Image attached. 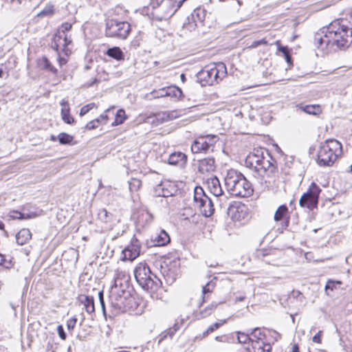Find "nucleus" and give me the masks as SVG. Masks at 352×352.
Segmentation results:
<instances>
[{
    "label": "nucleus",
    "mask_w": 352,
    "mask_h": 352,
    "mask_svg": "<svg viewBox=\"0 0 352 352\" xmlns=\"http://www.w3.org/2000/svg\"><path fill=\"white\" fill-rule=\"evenodd\" d=\"M267 43V41L265 38H263V39H261V40L253 41L252 43L251 44V47H258L259 45H266Z\"/></svg>",
    "instance_id": "52"
},
{
    "label": "nucleus",
    "mask_w": 352,
    "mask_h": 352,
    "mask_svg": "<svg viewBox=\"0 0 352 352\" xmlns=\"http://www.w3.org/2000/svg\"><path fill=\"white\" fill-rule=\"evenodd\" d=\"M237 339L239 342L245 344L249 340L251 341V338L248 334L244 333H238Z\"/></svg>",
    "instance_id": "42"
},
{
    "label": "nucleus",
    "mask_w": 352,
    "mask_h": 352,
    "mask_svg": "<svg viewBox=\"0 0 352 352\" xmlns=\"http://www.w3.org/2000/svg\"><path fill=\"white\" fill-rule=\"evenodd\" d=\"M226 322V320H221L219 322H217L210 326L208 327V328L203 332V337H206L217 329H218L220 327H221L224 323Z\"/></svg>",
    "instance_id": "34"
},
{
    "label": "nucleus",
    "mask_w": 352,
    "mask_h": 352,
    "mask_svg": "<svg viewBox=\"0 0 352 352\" xmlns=\"http://www.w3.org/2000/svg\"><path fill=\"white\" fill-rule=\"evenodd\" d=\"M142 186V182L140 180L137 179H133L129 182V188L131 191L138 190L140 186Z\"/></svg>",
    "instance_id": "39"
},
{
    "label": "nucleus",
    "mask_w": 352,
    "mask_h": 352,
    "mask_svg": "<svg viewBox=\"0 0 352 352\" xmlns=\"http://www.w3.org/2000/svg\"><path fill=\"white\" fill-rule=\"evenodd\" d=\"M10 217L13 219H24L30 218V216L27 214L25 215L23 213H21V212H19L17 210H12L10 212Z\"/></svg>",
    "instance_id": "37"
},
{
    "label": "nucleus",
    "mask_w": 352,
    "mask_h": 352,
    "mask_svg": "<svg viewBox=\"0 0 352 352\" xmlns=\"http://www.w3.org/2000/svg\"><path fill=\"white\" fill-rule=\"evenodd\" d=\"M278 50L279 52H282L284 54V56L289 53V50L287 47L285 46H279Z\"/></svg>",
    "instance_id": "57"
},
{
    "label": "nucleus",
    "mask_w": 352,
    "mask_h": 352,
    "mask_svg": "<svg viewBox=\"0 0 352 352\" xmlns=\"http://www.w3.org/2000/svg\"><path fill=\"white\" fill-rule=\"evenodd\" d=\"M175 111H163L155 115V118L158 123H162L171 120L177 117Z\"/></svg>",
    "instance_id": "26"
},
{
    "label": "nucleus",
    "mask_w": 352,
    "mask_h": 352,
    "mask_svg": "<svg viewBox=\"0 0 352 352\" xmlns=\"http://www.w3.org/2000/svg\"><path fill=\"white\" fill-rule=\"evenodd\" d=\"M23 302L22 301L21 296H18L16 300V301H11L10 303V305L11 308L14 309V308H17L19 307H22L23 306Z\"/></svg>",
    "instance_id": "48"
},
{
    "label": "nucleus",
    "mask_w": 352,
    "mask_h": 352,
    "mask_svg": "<svg viewBox=\"0 0 352 352\" xmlns=\"http://www.w3.org/2000/svg\"><path fill=\"white\" fill-rule=\"evenodd\" d=\"M194 201L204 216L209 217L213 214L214 211L213 201L204 193L202 188H195Z\"/></svg>",
    "instance_id": "8"
},
{
    "label": "nucleus",
    "mask_w": 352,
    "mask_h": 352,
    "mask_svg": "<svg viewBox=\"0 0 352 352\" xmlns=\"http://www.w3.org/2000/svg\"><path fill=\"white\" fill-rule=\"evenodd\" d=\"M296 298V300L301 302V304L299 305V306L303 305L302 302L304 301V296H303L301 292H300L299 291H293L290 296V298Z\"/></svg>",
    "instance_id": "40"
},
{
    "label": "nucleus",
    "mask_w": 352,
    "mask_h": 352,
    "mask_svg": "<svg viewBox=\"0 0 352 352\" xmlns=\"http://www.w3.org/2000/svg\"><path fill=\"white\" fill-rule=\"evenodd\" d=\"M140 242L136 238H133L130 244L123 250L124 256L131 261L135 259L140 255Z\"/></svg>",
    "instance_id": "14"
},
{
    "label": "nucleus",
    "mask_w": 352,
    "mask_h": 352,
    "mask_svg": "<svg viewBox=\"0 0 352 352\" xmlns=\"http://www.w3.org/2000/svg\"><path fill=\"white\" fill-rule=\"evenodd\" d=\"M215 169V160L213 157H208L199 160L198 170L201 173H211Z\"/></svg>",
    "instance_id": "16"
},
{
    "label": "nucleus",
    "mask_w": 352,
    "mask_h": 352,
    "mask_svg": "<svg viewBox=\"0 0 352 352\" xmlns=\"http://www.w3.org/2000/svg\"><path fill=\"white\" fill-rule=\"evenodd\" d=\"M336 284H340V281H333V280H329L327 283V285L325 286V290L327 292H328V290L329 289H331V290H333V288L335 287L336 286Z\"/></svg>",
    "instance_id": "50"
},
{
    "label": "nucleus",
    "mask_w": 352,
    "mask_h": 352,
    "mask_svg": "<svg viewBox=\"0 0 352 352\" xmlns=\"http://www.w3.org/2000/svg\"><path fill=\"white\" fill-rule=\"evenodd\" d=\"M179 260L165 261L164 265H162V273L164 277L171 281H174L179 274Z\"/></svg>",
    "instance_id": "12"
},
{
    "label": "nucleus",
    "mask_w": 352,
    "mask_h": 352,
    "mask_svg": "<svg viewBox=\"0 0 352 352\" xmlns=\"http://www.w3.org/2000/svg\"><path fill=\"white\" fill-rule=\"evenodd\" d=\"M292 352H299V347L298 344L293 345Z\"/></svg>",
    "instance_id": "63"
},
{
    "label": "nucleus",
    "mask_w": 352,
    "mask_h": 352,
    "mask_svg": "<svg viewBox=\"0 0 352 352\" xmlns=\"http://www.w3.org/2000/svg\"><path fill=\"white\" fill-rule=\"evenodd\" d=\"M154 98L167 97L166 87L152 92Z\"/></svg>",
    "instance_id": "44"
},
{
    "label": "nucleus",
    "mask_w": 352,
    "mask_h": 352,
    "mask_svg": "<svg viewBox=\"0 0 352 352\" xmlns=\"http://www.w3.org/2000/svg\"><path fill=\"white\" fill-rule=\"evenodd\" d=\"M72 28V23H67V22H65V23H63L60 28L58 29V32L56 34H60L61 32V34L64 33V34H67V32L69 31Z\"/></svg>",
    "instance_id": "41"
},
{
    "label": "nucleus",
    "mask_w": 352,
    "mask_h": 352,
    "mask_svg": "<svg viewBox=\"0 0 352 352\" xmlns=\"http://www.w3.org/2000/svg\"><path fill=\"white\" fill-rule=\"evenodd\" d=\"M208 185L210 191L214 195L217 201L219 202V206L221 208L229 206L228 204V197L226 196H223L222 187L217 177L214 176L208 179Z\"/></svg>",
    "instance_id": "11"
},
{
    "label": "nucleus",
    "mask_w": 352,
    "mask_h": 352,
    "mask_svg": "<svg viewBox=\"0 0 352 352\" xmlns=\"http://www.w3.org/2000/svg\"><path fill=\"white\" fill-rule=\"evenodd\" d=\"M56 41H60L62 43L63 50L67 54V47L72 43L70 38L67 36V34H56Z\"/></svg>",
    "instance_id": "30"
},
{
    "label": "nucleus",
    "mask_w": 352,
    "mask_h": 352,
    "mask_svg": "<svg viewBox=\"0 0 352 352\" xmlns=\"http://www.w3.org/2000/svg\"><path fill=\"white\" fill-rule=\"evenodd\" d=\"M58 140L60 144H69L74 140V137L66 133H60L58 135Z\"/></svg>",
    "instance_id": "33"
},
{
    "label": "nucleus",
    "mask_w": 352,
    "mask_h": 352,
    "mask_svg": "<svg viewBox=\"0 0 352 352\" xmlns=\"http://www.w3.org/2000/svg\"><path fill=\"white\" fill-rule=\"evenodd\" d=\"M53 14L52 6H47L43 10L38 13V17H43L45 16L52 15Z\"/></svg>",
    "instance_id": "43"
},
{
    "label": "nucleus",
    "mask_w": 352,
    "mask_h": 352,
    "mask_svg": "<svg viewBox=\"0 0 352 352\" xmlns=\"http://www.w3.org/2000/svg\"><path fill=\"white\" fill-rule=\"evenodd\" d=\"M98 119H100V122H103V124H106L108 117L107 114H102Z\"/></svg>",
    "instance_id": "58"
},
{
    "label": "nucleus",
    "mask_w": 352,
    "mask_h": 352,
    "mask_svg": "<svg viewBox=\"0 0 352 352\" xmlns=\"http://www.w3.org/2000/svg\"><path fill=\"white\" fill-rule=\"evenodd\" d=\"M207 311L208 309H196L194 311L193 315L196 319L199 320L206 317L207 315Z\"/></svg>",
    "instance_id": "45"
},
{
    "label": "nucleus",
    "mask_w": 352,
    "mask_h": 352,
    "mask_svg": "<svg viewBox=\"0 0 352 352\" xmlns=\"http://www.w3.org/2000/svg\"><path fill=\"white\" fill-rule=\"evenodd\" d=\"M95 106L94 103H90L87 105L83 106L80 111V116H83L87 114L91 109L94 108Z\"/></svg>",
    "instance_id": "46"
},
{
    "label": "nucleus",
    "mask_w": 352,
    "mask_h": 352,
    "mask_svg": "<svg viewBox=\"0 0 352 352\" xmlns=\"http://www.w3.org/2000/svg\"><path fill=\"white\" fill-rule=\"evenodd\" d=\"M100 122V119H95V120H93L90 122H89L86 126H85V129H87V130H93V129H95L98 127V123Z\"/></svg>",
    "instance_id": "47"
},
{
    "label": "nucleus",
    "mask_w": 352,
    "mask_h": 352,
    "mask_svg": "<svg viewBox=\"0 0 352 352\" xmlns=\"http://www.w3.org/2000/svg\"><path fill=\"white\" fill-rule=\"evenodd\" d=\"M252 340H262L264 341L265 335L259 328H255L251 333Z\"/></svg>",
    "instance_id": "35"
},
{
    "label": "nucleus",
    "mask_w": 352,
    "mask_h": 352,
    "mask_svg": "<svg viewBox=\"0 0 352 352\" xmlns=\"http://www.w3.org/2000/svg\"><path fill=\"white\" fill-rule=\"evenodd\" d=\"M321 331L316 333L312 338L313 342L316 343H321Z\"/></svg>",
    "instance_id": "55"
},
{
    "label": "nucleus",
    "mask_w": 352,
    "mask_h": 352,
    "mask_svg": "<svg viewBox=\"0 0 352 352\" xmlns=\"http://www.w3.org/2000/svg\"><path fill=\"white\" fill-rule=\"evenodd\" d=\"M182 323V320H181L180 322L176 321L172 327L168 328L164 331L163 332H162L158 336V345H160L162 343V342L164 341L167 338L172 339L175 333L180 329Z\"/></svg>",
    "instance_id": "17"
},
{
    "label": "nucleus",
    "mask_w": 352,
    "mask_h": 352,
    "mask_svg": "<svg viewBox=\"0 0 352 352\" xmlns=\"http://www.w3.org/2000/svg\"><path fill=\"white\" fill-rule=\"evenodd\" d=\"M58 62L60 67H62L63 65H65L67 63V60L64 57L59 56L58 58Z\"/></svg>",
    "instance_id": "56"
},
{
    "label": "nucleus",
    "mask_w": 352,
    "mask_h": 352,
    "mask_svg": "<svg viewBox=\"0 0 352 352\" xmlns=\"http://www.w3.org/2000/svg\"><path fill=\"white\" fill-rule=\"evenodd\" d=\"M5 258L4 256L1 254H0V265H3L4 263Z\"/></svg>",
    "instance_id": "64"
},
{
    "label": "nucleus",
    "mask_w": 352,
    "mask_h": 352,
    "mask_svg": "<svg viewBox=\"0 0 352 352\" xmlns=\"http://www.w3.org/2000/svg\"><path fill=\"white\" fill-rule=\"evenodd\" d=\"M131 25L126 21L115 19H107L105 23V36L120 40H125L131 32Z\"/></svg>",
    "instance_id": "7"
},
{
    "label": "nucleus",
    "mask_w": 352,
    "mask_h": 352,
    "mask_svg": "<svg viewBox=\"0 0 352 352\" xmlns=\"http://www.w3.org/2000/svg\"><path fill=\"white\" fill-rule=\"evenodd\" d=\"M77 303L84 308H95V299L92 296L80 294L77 298Z\"/></svg>",
    "instance_id": "24"
},
{
    "label": "nucleus",
    "mask_w": 352,
    "mask_h": 352,
    "mask_svg": "<svg viewBox=\"0 0 352 352\" xmlns=\"http://www.w3.org/2000/svg\"><path fill=\"white\" fill-rule=\"evenodd\" d=\"M99 81L100 80L97 78H95L92 81L87 82L86 83V86L87 87H90L93 86L94 85H95L96 83L99 82Z\"/></svg>",
    "instance_id": "59"
},
{
    "label": "nucleus",
    "mask_w": 352,
    "mask_h": 352,
    "mask_svg": "<svg viewBox=\"0 0 352 352\" xmlns=\"http://www.w3.org/2000/svg\"><path fill=\"white\" fill-rule=\"evenodd\" d=\"M38 63L41 69L52 72L54 75L58 74L57 69L52 65L46 56H43L41 59H39Z\"/></svg>",
    "instance_id": "27"
},
{
    "label": "nucleus",
    "mask_w": 352,
    "mask_h": 352,
    "mask_svg": "<svg viewBox=\"0 0 352 352\" xmlns=\"http://www.w3.org/2000/svg\"><path fill=\"white\" fill-rule=\"evenodd\" d=\"M271 350V344L262 340H252L251 347L249 348L250 352H270Z\"/></svg>",
    "instance_id": "19"
},
{
    "label": "nucleus",
    "mask_w": 352,
    "mask_h": 352,
    "mask_svg": "<svg viewBox=\"0 0 352 352\" xmlns=\"http://www.w3.org/2000/svg\"><path fill=\"white\" fill-rule=\"evenodd\" d=\"M167 96L181 99L183 96L182 91L180 88L176 86H170L166 87Z\"/></svg>",
    "instance_id": "29"
},
{
    "label": "nucleus",
    "mask_w": 352,
    "mask_h": 352,
    "mask_svg": "<svg viewBox=\"0 0 352 352\" xmlns=\"http://www.w3.org/2000/svg\"><path fill=\"white\" fill-rule=\"evenodd\" d=\"M62 106L61 109V118L62 120L68 124H72L74 123V118L70 115V109L69 103L67 100H63L60 102Z\"/></svg>",
    "instance_id": "20"
},
{
    "label": "nucleus",
    "mask_w": 352,
    "mask_h": 352,
    "mask_svg": "<svg viewBox=\"0 0 352 352\" xmlns=\"http://www.w3.org/2000/svg\"><path fill=\"white\" fill-rule=\"evenodd\" d=\"M152 241L154 245L163 246L170 241V237L168 233L162 230L152 237Z\"/></svg>",
    "instance_id": "23"
},
{
    "label": "nucleus",
    "mask_w": 352,
    "mask_h": 352,
    "mask_svg": "<svg viewBox=\"0 0 352 352\" xmlns=\"http://www.w3.org/2000/svg\"><path fill=\"white\" fill-rule=\"evenodd\" d=\"M106 54L116 60H122L124 59V53L119 47H113L109 48L106 52Z\"/></svg>",
    "instance_id": "28"
},
{
    "label": "nucleus",
    "mask_w": 352,
    "mask_h": 352,
    "mask_svg": "<svg viewBox=\"0 0 352 352\" xmlns=\"http://www.w3.org/2000/svg\"><path fill=\"white\" fill-rule=\"evenodd\" d=\"M296 108L298 109H300L301 111L305 112L309 115L317 116L321 113L322 108L318 104H298L296 105Z\"/></svg>",
    "instance_id": "22"
},
{
    "label": "nucleus",
    "mask_w": 352,
    "mask_h": 352,
    "mask_svg": "<svg viewBox=\"0 0 352 352\" xmlns=\"http://www.w3.org/2000/svg\"><path fill=\"white\" fill-rule=\"evenodd\" d=\"M351 25L346 19L332 21L315 34V45L322 50L348 47L352 43Z\"/></svg>",
    "instance_id": "1"
},
{
    "label": "nucleus",
    "mask_w": 352,
    "mask_h": 352,
    "mask_svg": "<svg viewBox=\"0 0 352 352\" xmlns=\"http://www.w3.org/2000/svg\"><path fill=\"white\" fill-rule=\"evenodd\" d=\"M216 135L207 134L199 135L193 141L191 144V151L193 153H206L213 151L215 144L219 140Z\"/></svg>",
    "instance_id": "9"
},
{
    "label": "nucleus",
    "mask_w": 352,
    "mask_h": 352,
    "mask_svg": "<svg viewBox=\"0 0 352 352\" xmlns=\"http://www.w3.org/2000/svg\"><path fill=\"white\" fill-rule=\"evenodd\" d=\"M98 215V218L104 222H109L111 220L112 214L104 208L100 210Z\"/></svg>",
    "instance_id": "36"
},
{
    "label": "nucleus",
    "mask_w": 352,
    "mask_h": 352,
    "mask_svg": "<svg viewBox=\"0 0 352 352\" xmlns=\"http://www.w3.org/2000/svg\"><path fill=\"white\" fill-rule=\"evenodd\" d=\"M200 12H201L204 14V11H201L200 10H195L194 14H192V17L194 18L195 14H196L198 19L201 20Z\"/></svg>",
    "instance_id": "61"
},
{
    "label": "nucleus",
    "mask_w": 352,
    "mask_h": 352,
    "mask_svg": "<svg viewBox=\"0 0 352 352\" xmlns=\"http://www.w3.org/2000/svg\"><path fill=\"white\" fill-rule=\"evenodd\" d=\"M287 211L288 209L285 205L279 206L274 214V220L276 221L283 220Z\"/></svg>",
    "instance_id": "32"
},
{
    "label": "nucleus",
    "mask_w": 352,
    "mask_h": 352,
    "mask_svg": "<svg viewBox=\"0 0 352 352\" xmlns=\"http://www.w3.org/2000/svg\"><path fill=\"white\" fill-rule=\"evenodd\" d=\"M61 44H62V43H60V41H56V34L54 35V39H53V43H52V48H53L55 51L58 52V50H59V47H60V46H62V45H61Z\"/></svg>",
    "instance_id": "51"
},
{
    "label": "nucleus",
    "mask_w": 352,
    "mask_h": 352,
    "mask_svg": "<svg viewBox=\"0 0 352 352\" xmlns=\"http://www.w3.org/2000/svg\"><path fill=\"white\" fill-rule=\"evenodd\" d=\"M285 58L286 62L288 63L289 65H292V59L291 56L289 55V53L285 55Z\"/></svg>",
    "instance_id": "60"
},
{
    "label": "nucleus",
    "mask_w": 352,
    "mask_h": 352,
    "mask_svg": "<svg viewBox=\"0 0 352 352\" xmlns=\"http://www.w3.org/2000/svg\"><path fill=\"white\" fill-rule=\"evenodd\" d=\"M246 167L252 171V175L263 188L273 186L278 177L276 160L264 148H254L245 160Z\"/></svg>",
    "instance_id": "2"
},
{
    "label": "nucleus",
    "mask_w": 352,
    "mask_h": 352,
    "mask_svg": "<svg viewBox=\"0 0 352 352\" xmlns=\"http://www.w3.org/2000/svg\"><path fill=\"white\" fill-rule=\"evenodd\" d=\"M339 342L344 352H352V343L348 341V344H346L342 336H340Z\"/></svg>",
    "instance_id": "38"
},
{
    "label": "nucleus",
    "mask_w": 352,
    "mask_h": 352,
    "mask_svg": "<svg viewBox=\"0 0 352 352\" xmlns=\"http://www.w3.org/2000/svg\"><path fill=\"white\" fill-rule=\"evenodd\" d=\"M173 189L168 182H160L154 187V194L157 197H168L173 195Z\"/></svg>",
    "instance_id": "15"
},
{
    "label": "nucleus",
    "mask_w": 352,
    "mask_h": 352,
    "mask_svg": "<svg viewBox=\"0 0 352 352\" xmlns=\"http://www.w3.org/2000/svg\"><path fill=\"white\" fill-rule=\"evenodd\" d=\"M215 340L221 342H228L230 341V337L227 335H222L219 336H216Z\"/></svg>",
    "instance_id": "54"
},
{
    "label": "nucleus",
    "mask_w": 352,
    "mask_h": 352,
    "mask_svg": "<svg viewBox=\"0 0 352 352\" xmlns=\"http://www.w3.org/2000/svg\"><path fill=\"white\" fill-rule=\"evenodd\" d=\"M129 279L130 276L125 272H117L114 278L113 286L124 289Z\"/></svg>",
    "instance_id": "21"
},
{
    "label": "nucleus",
    "mask_w": 352,
    "mask_h": 352,
    "mask_svg": "<svg viewBox=\"0 0 352 352\" xmlns=\"http://www.w3.org/2000/svg\"><path fill=\"white\" fill-rule=\"evenodd\" d=\"M226 74V65L218 63L206 66L197 74V78L205 85H213L221 81Z\"/></svg>",
    "instance_id": "6"
},
{
    "label": "nucleus",
    "mask_w": 352,
    "mask_h": 352,
    "mask_svg": "<svg viewBox=\"0 0 352 352\" xmlns=\"http://www.w3.org/2000/svg\"><path fill=\"white\" fill-rule=\"evenodd\" d=\"M126 113L123 109L118 110L114 121L111 123V126H115L122 124L126 120Z\"/></svg>",
    "instance_id": "31"
},
{
    "label": "nucleus",
    "mask_w": 352,
    "mask_h": 352,
    "mask_svg": "<svg viewBox=\"0 0 352 352\" xmlns=\"http://www.w3.org/2000/svg\"><path fill=\"white\" fill-rule=\"evenodd\" d=\"M320 192V187L316 183L312 182L308 191L301 196L299 200L300 206L309 210L316 208Z\"/></svg>",
    "instance_id": "10"
},
{
    "label": "nucleus",
    "mask_w": 352,
    "mask_h": 352,
    "mask_svg": "<svg viewBox=\"0 0 352 352\" xmlns=\"http://www.w3.org/2000/svg\"><path fill=\"white\" fill-rule=\"evenodd\" d=\"M97 298L99 300L101 308H105V304L104 300V293L102 291L98 292Z\"/></svg>",
    "instance_id": "49"
},
{
    "label": "nucleus",
    "mask_w": 352,
    "mask_h": 352,
    "mask_svg": "<svg viewBox=\"0 0 352 352\" xmlns=\"http://www.w3.org/2000/svg\"><path fill=\"white\" fill-rule=\"evenodd\" d=\"M341 148L340 142L334 139L322 142L318 152V164L323 166H332L340 154Z\"/></svg>",
    "instance_id": "5"
},
{
    "label": "nucleus",
    "mask_w": 352,
    "mask_h": 352,
    "mask_svg": "<svg viewBox=\"0 0 352 352\" xmlns=\"http://www.w3.org/2000/svg\"><path fill=\"white\" fill-rule=\"evenodd\" d=\"M187 162V156L182 152H175L169 155L168 163L171 165L184 167Z\"/></svg>",
    "instance_id": "18"
},
{
    "label": "nucleus",
    "mask_w": 352,
    "mask_h": 352,
    "mask_svg": "<svg viewBox=\"0 0 352 352\" xmlns=\"http://www.w3.org/2000/svg\"><path fill=\"white\" fill-rule=\"evenodd\" d=\"M57 331H58L59 337L62 340H65V338H66V333H65L64 329H63L62 325H58V326Z\"/></svg>",
    "instance_id": "53"
},
{
    "label": "nucleus",
    "mask_w": 352,
    "mask_h": 352,
    "mask_svg": "<svg viewBox=\"0 0 352 352\" xmlns=\"http://www.w3.org/2000/svg\"><path fill=\"white\" fill-rule=\"evenodd\" d=\"M217 278L214 277L210 281L207 283L202 287L203 297L201 300V298L197 296L191 299L190 306L200 307L206 299L208 297L209 294H211L216 286Z\"/></svg>",
    "instance_id": "13"
},
{
    "label": "nucleus",
    "mask_w": 352,
    "mask_h": 352,
    "mask_svg": "<svg viewBox=\"0 0 352 352\" xmlns=\"http://www.w3.org/2000/svg\"><path fill=\"white\" fill-rule=\"evenodd\" d=\"M75 324H74V322H72V321H69V320L67 321V328L69 329H73L74 327Z\"/></svg>",
    "instance_id": "62"
},
{
    "label": "nucleus",
    "mask_w": 352,
    "mask_h": 352,
    "mask_svg": "<svg viewBox=\"0 0 352 352\" xmlns=\"http://www.w3.org/2000/svg\"><path fill=\"white\" fill-rule=\"evenodd\" d=\"M32 238V233L29 229L23 228L16 234V243L19 245L25 244Z\"/></svg>",
    "instance_id": "25"
},
{
    "label": "nucleus",
    "mask_w": 352,
    "mask_h": 352,
    "mask_svg": "<svg viewBox=\"0 0 352 352\" xmlns=\"http://www.w3.org/2000/svg\"><path fill=\"white\" fill-rule=\"evenodd\" d=\"M228 192L234 197H247L253 192L252 184L243 174L231 169L227 172L224 178Z\"/></svg>",
    "instance_id": "3"
},
{
    "label": "nucleus",
    "mask_w": 352,
    "mask_h": 352,
    "mask_svg": "<svg viewBox=\"0 0 352 352\" xmlns=\"http://www.w3.org/2000/svg\"><path fill=\"white\" fill-rule=\"evenodd\" d=\"M133 273L137 283L145 291L155 292L162 283L145 262L139 263L135 266Z\"/></svg>",
    "instance_id": "4"
}]
</instances>
